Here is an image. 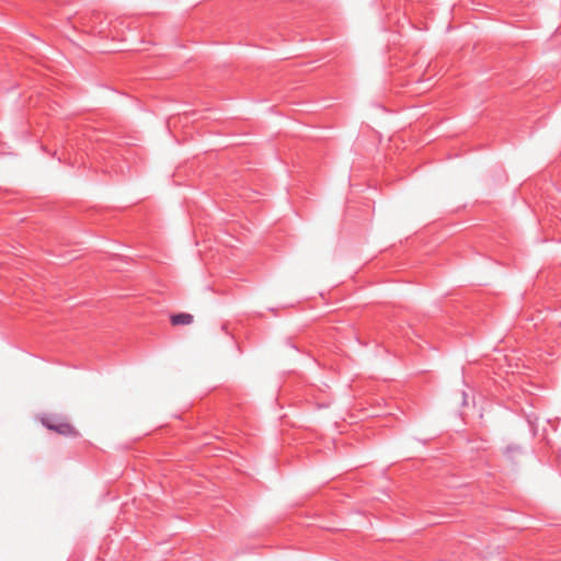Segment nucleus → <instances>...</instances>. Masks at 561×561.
Wrapping results in <instances>:
<instances>
[{
    "label": "nucleus",
    "instance_id": "f257e3e1",
    "mask_svg": "<svg viewBox=\"0 0 561 561\" xmlns=\"http://www.w3.org/2000/svg\"><path fill=\"white\" fill-rule=\"evenodd\" d=\"M43 423L47 428L53 430L59 434H62V435L75 434L73 427L66 422H57L54 419L47 417V419L43 420Z\"/></svg>",
    "mask_w": 561,
    "mask_h": 561
},
{
    "label": "nucleus",
    "instance_id": "f03ea898",
    "mask_svg": "<svg viewBox=\"0 0 561 561\" xmlns=\"http://www.w3.org/2000/svg\"><path fill=\"white\" fill-rule=\"evenodd\" d=\"M193 322V316L190 313H178L171 317V323L173 325H184Z\"/></svg>",
    "mask_w": 561,
    "mask_h": 561
}]
</instances>
